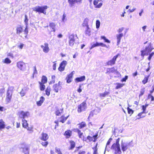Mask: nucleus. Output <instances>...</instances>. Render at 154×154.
Returning <instances> with one entry per match:
<instances>
[{"instance_id": "nucleus-28", "label": "nucleus", "mask_w": 154, "mask_h": 154, "mask_svg": "<svg viewBox=\"0 0 154 154\" xmlns=\"http://www.w3.org/2000/svg\"><path fill=\"white\" fill-rule=\"evenodd\" d=\"M78 125H79V129L83 128L86 126V123L85 122H82L79 123Z\"/></svg>"}, {"instance_id": "nucleus-39", "label": "nucleus", "mask_w": 154, "mask_h": 154, "mask_svg": "<svg viewBox=\"0 0 154 154\" xmlns=\"http://www.w3.org/2000/svg\"><path fill=\"white\" fill-rule=\"evenodd\" d=\"M148 106V104H145L144 105H142V112L144 113H146L147 112H146V107Z\"/></svg>"}, {"instance_id": "nucleus-52", "label": "nucleus", "mask_w": 154, "mask_h": 154, "mask_svg": "<svg viewBox=\"0 0 154 154\" xmlns=\"http://www.w3.org/2000/svg\"><path fill=\"white\" fill-rule=\"evenodd\" d=\"M154 54V52H152L149 54V56L148 58V59L149 60H150Z\"/></svg>"}, {"instance_id": "nucleus-44", "label": "nucleus", "mask_w": 154, "mask_h": 154, "mask_svg": "<svg viewBox=\"0 0 154 154\" xmlns=\"http://www.w3.org/2000/svg\"><path fill=\"white\" fill-rule=\"evenodd\" d=\"M28 33V28L27 26H26L24 31V34L25 38H26Z\"/></svg>"}, {"instance_id": "nucleus-53", "label": "nucleus", "mask_w": 154, "mask_h": 154, "mask_svg": "<svg viewBox=\"0 0 154 154\" xmlns=\"http://www.w3.org/2000/svg\"><path fill=\"white\" fill-rule=\"evenodd\" d=\"M28 21V19L27 16L26 14H25V15L24 22L26 25L27 24Z\"/></svg>"}, {"instance_id": "nucleus-61", "label": "nucleus", "mask_w": 154, "mask_h": 154, "mask_svg": "<svg viewBox=\"0 0 154 154\" xmlns=\"http://www.w3.org/2000/svg\"><path fill=\"white\" fill-rule=\"evenodd\" d=\"M91 111L93 112V114L94 115H96L98 113L97 109H94Z\"/></svg>"}, {"instance_id": "nucleus-35", "label": "nucleus", "mask_w": 154, "mask_h": 154, "mask_svg": "<svg viewBox=\"0 0 154 154\" xmlns=\"http://www.w3.org/2000/svg\"><path fill=\"white\" fill-rule=\"evenodd\" d=\"M123 36L122 33H120L117 35V43L119 44L120 42L121 38Z\"/></svg>"}, {"instance_id": "nucleus-6", "label": "nucleus", "mask_w": 154, "mask_h": 154, "mask_svg": "<svg viewBox=\"0 0 154 154\" xmlns=\"http://www.w3.org/2000/svg\"><path fill=\"white\" fill-rule=\"evenodd\" d=\"M72 131L77 133L78 135H82L83 134V133L81 132V131L78 128H74L72 129V131L70 130H67L65 132L64 135H71L72 134Z\"/></svg>"}, {"instance_id": "nucleus-13", "label": "nucleus", "mask_w": 154, "mask_h": 154, "mask_svg": "<svg viewBox=\"0 0 154 154\" xmlns=\"http://www.w3.org/2000/svg\"><path fill=\"white\" fill-rule=\"evenodd\" d=\"M69 45L70 46H73L75 43L74 35L72 34L70 35L69 37Z\"/></svg>"}, {"instance_id": "nucleus-45", "label": "nucleus", "mask_w": 154, "mask_h": 154, "mask_svg": "<svg viewBox=\"0 0 154 154\" xmlns=\"http://www.w3.org/2000/svg\"><path fill=\"white\" fill-rule=\"evenodd\" d=\"M68 2L70 6L72 7L75 2V0H68Z\"/></svg>"}, {"instance_id": "nucleus-16", "label": "nucleus", "mask_w": 154, "mask_h": 154, "mask_svg": "<svg viewBox=\"0 0 154 154\" xmlns=\"http://www.w3.org/2000/svg\"><path fill=\"white\" fill-rule=\"evenodd\" d=\"M100 46L107 48V46L105 44L103 43H99L97 42H96L94 44L91 45V49H92L96 47Z\"/></svg>"}, {"instance_id": "nucleus-10", "label": "nucleus", "mask_w": 154, "mask_h": 154, "mask_svg": "<svg viewBox=\"0 0 154 154\" xmlns=\"http://www.w3.org/2000/svg\"><path fill=\"white\" fill-rule=\"evenodd\" d=\"M66 64V61L65 60H63L60 64V66L58 68V70L60 72L64 71Z\"/></svg>"}, {"instance_id": "nucleus-17", "label": "nucleus", "mask_w": 154, "mask_h": 154, "mask_svg": "<svg viewBox=\"0 0 154 154\" xmlns=\"http://www.w3.org/2000/svg\"><path fill=\"white\" fill-rule=\"evenodd\" d=\"M99 2L96 0H94L93 2V4L95 8H99L102 6L103 3L102 2H100L98 3Z\"/></svg>"}, {"instance_id": "nucleus-59", "label": "nucleus", "mask_w": 154, "mask_h": 154, "mask_svg": "<svg viewBox=\"0 0 154 154\" xmlns=\"http://www.w3.org/2000/svg\"><path fill=\"white\" fill-rule=\"evenodd\" d=\"M7 56L13 58L14 57L13 54L12 53H9L8 54Z\"/></svg>"}, {"instance_id": "nucleus-60", "label": "nucleus", "mask_w": 154, "mask_h": 154, "mask_svg": "<svg viewBox=\"0 0 154 154\" xmlns=\"http://www.w3.org/2000/svg\"><path fill=\"white\" fill-rule=\"evenodd\" d=\"M59 121L56 120L54 121V123L56 124L55 126V129H56L59 126Z\"/></svg>"}, {"instance_id": "nucleus-19", "label": "nucleus", "mask_w": 154, "mask_h": 154, "mask_svg": "<svg viewBox=\"0 0 154 154\" xmlns=\"http://www.w3.org/2000/svg\"><path fill=\"white\" fill-rule=\"evenodd\" d=\"M97 135H93L92 137H91L88 135L87 138L89 141L95 142L97 139Z\"/></svg>"}, {"instance_id": "nucleus-5", "label": "nucleus", "mask_w": 154, "mask_h": 154, "mask_svg": "<svg viewBox=\"0 0 154 154\" xmlns=\"http://www.w3.org/2000/svg\"><path fill=\"white\" fill-rule=\"evenodd\" d=\"M62 82L59 81L57 84H55L53 86V90L56 93H57L62 88Z\"/></svg>"}, {"instance_id": "nucleus-1", "label": "nucleus", "mask_w": 154, "mask_h": 154, "mask_svg": "<svg viewBox=\"0 0 154 154\" xmlns=\"http://www.w3.org/2000/svg\"><path fill=\"white\" fill-rule=\"evenodd\" d=\"M111 149L114 151L115 154H121L122 152L120 148L119 139H118L116 143H114L111 147Z\"/></svg>"}, {"instance_id": "nucleus-63", "label": "nucleus", "mask_w": 154, "mask_h": 154, "mask_svg": "<svg viewBox=\"0 0 154 154\" xmlns=\"http://www.w3.org/2000/svg\"><path fill=\"white\" fill-rule=\"evenodd\" d=\"M24 45L23 43H21L20 45L18 46V47L20 49H22L23 48Z\"/></svg>"}, {"instance_id": "nucleus-37", "label": "nucleus", "mask_w": 154, "mask_h": 154, "mask_svg": "<svg viewBox=\"0 0 154 154\" xmlns=\"http://www.w3.org/2000/svg\"><path fill=\"white\" fill-rule=\"evenodd\" d=\"M141 55L143 57L145 55H148L149 54V53L147 52L146 50L145 49L144 50H142L141 51Z\"/></svg>"}, {"instance_id": "nucleus-56", "label": "nucleus", "mask_w": 154, "mask_h": 154, "mask_svg": "<svg viewBox=\"0 0 154 154\" xmlns=\"http://www.w3.org/2000/svg\"><path fill=\"white\" fill-rule=\"evenodd\" d=\"M5 89L4 88L0 89V94L2 95L5 93Z\"/></svg>"}, {"instance_id": "nucleus-55", "label": "nucleus", "mask_w": 154, "mask_h": 154, "mask_svg": "<svg viewBox=\"0 0 154 154\" xmlns=\"http://www.w3.org/2000/svg\"><path fill=\"white\" fill-rule=\"evenodd\" d=\"M41 144L43 146L45 147L48 145V142L47 141H46L45 142H42L41 143Z\"/></svg>"}, {"instance_id": "nucleus-36", "label": "nucleus", "mask_w": 154, "mask_h": 154, "mask_svg": "<svg viewBox=\"0 0 154 154\" xmlns=\"http://www.w3.org/2000/svg\"><path fill=\"white\" fill-rule=\"evenodd\" d=\"M2 62L4 63L8 64L11 63V60L8 58L6 57L3 60Z\"/></svg>"}, {"instance_id": "nucleus-11", "label": "nucleus", "mask_w": 154, "mask_h": 154, "mask_svg": "<svg viewBox=\"0 0 154 154\" xmlns=\"http://www.w3.org/2000/svg\"><path fill=\"white\" fill-rule=\"evenodd\" d=\"M29 115V112H24L23 111H21L19 113V117L22 119H24L26 117H28Z\"/></svg>"}, {"instance_id": "nucleus-4", "label": "nucleus", "mask_w": 154, "mask_h": 154, "mask_svg": "<svg viewBox=\"0 0 154 154\" xmlns=\"http://www.w3.org/2000/svg\"><path fill=\"white\" fill-rule=\"evenodd\" d=\"M13 93V90L10 88H8L6 94L5 101L7 103H10L11 100Z\"/></svg>"}, {"instance_id": "nucleus-15", "label": "nucleus", "mask_w": 154, "mask_h": 154, "mask_svg": "<svg viewBox=\"0 0 154 154\" xmlns=\"http://www.w3.org/2000/svg\"><path fill=\"white\" fill-rule=\"evenodd\" d=\"M73 74V72H72L70 73L67 75L66 79L67 83H69L72 81Z\"/></svg>"}, {"instance_id": "nucleus-64", "label": "nucleus", "mask_w": 154, "mask_h": 154, "mask_svg": "<svg viewBox=\"0 0 154 154\" xmlns=\"http://www.w3.org/2000/svg\"><path fill=\"white\" fill-rule=\"evenodd\" d=\"M86 152L85 151H80L78 153V154H85Z\"/></svg>"}, {"instance_id": "nucleus-3", "label": "nucleus", "mask_w": 154, "mask_h": 154, "mask_svg": "<svg viewBox=\"0 0 154 154\" xmlns=\"http://www.w3.org/2000/svg\"><path fill=\"white\" fill-rule=\"evenodd\" d=\"M87 108V104L86 100L83 101L78 106L77 112L81 113L82 111H85Z\"/></svg>"}, {"instance_id": "nucleus-54", "label": "nucleus", "mask_w": 154, "mask_h": 154, "mask_svg": "<svg viewBox=\"0 0 154 154\" xmlns=\"http://www.w3.org/2000/svg\"><path fill=\"white\" fill-rule=\"evenodd\" d=\"M20 93L21 97L24 96L25 94V93L23 89L21 91Z\"/></svg>"}, {"instance_id": "nucleus-22", "label": "nucleus", "mask_w": 154, "mask_h": 154, "mask_svg": "<svg viewBox=\"0 0 154 154\" xmlns=\"http://www.w3.org/2000/svg\"><path fill=\"white\" fill-rule=\"evenodd\" d=\"M85 80V76H82L76 78L75 79V82H82Z\"/></svg>"}, {"instance_id": "nucleus-57", "label": "nucleus", "mask_w": 154, "mask_h": 154, "mask_svg": "<svg viewBox=\"0 0 154 154\" xmlns=\"http://www.w3.org/2000/svg\"><path fill=\"white\" fill-rule=\"evenodd\" d=\"M52 81L50 82L51 83H54L55 82V76L54 75L52 76Z\"/></svg>"}, {"instance_id": "nucleus-40", "label": "nucleus", "mask_w": 154, "mask_h": 154, "mask_svg": "<svg viewBox=\"0 0 154 154\" xmlns=\"http://www.w3.org/2000/svg\"><path fill=\"white\" fill-rule=\"evenodd\" d=\"M100 39H103L104 40V42H106L108 43H110V41L106 38V37L104 36H100Z\"/></svg>"}, {"instance_id": "nucleus-62", "label": "nucleus", "mask_w": 154, "mask_h": 154, "mask_svg": "<svg viewBox=\"0 0 154 154\" xmlns=\"http://www.w3.org/2000/svg\"><path fill=\"white\" fill-rule=\"evenodd\" d=\"M91 111L93 112V114L94 115H96L98 113L97 109H94Z\"/></svg>"}, {"instance_id": "nucleus-41", "label": "nucleus", "mask_w": 154, "mask_h": 154, "mask_svg": "<svg viewBox=\"0 0 154 154\" xmlns=\"http://www.w3.org/2000/svg\"><path fill=\"white\" fill-rule=\"evenodd\" d=\"M149 75L145 76L143 79L142 80V82L143 84H145L147 82Z\"/></svg>"}, {"instance_id": "nucleus-58", "label": "nucleus", "mask_w": 154, "mask_h": 154, "mask_svg": "<svg viewBox=\"0 0 154 154\" xmlns=\"http://www.w3.org/2000/svg\"><path fill=\"white\" fill-rule=\"evenodd\" d=\"M94 114H93V112H92L91 111L90 112V114H89V116L88 117V119L89 120V118L90 117H92L93 116H94Z\"/></svg>"}, {"instance_id": "nucleus-25", "label": "nucleus", "mask_w": 154, "mask_h": 154, "mask_svg": "<svg viewBox=\"0 0 154 154\" xmlns=\"http://www.w3.org/2000/svg\"><path fill=\"white\" fill-rule=\"evenodd\" d=\"M69 116V115H68L66 117H65L64 115H62L60 117L61 120L60 121V122L63 123L66 121Z\"/></svg>"}, {"instance_id": "nucleus-31", "label": "nucleus", "mask_w": 154, "mask_h": 154, "mask_svg": "<svg viewBox=\"0 0 154 154\" xmlns=\"http://www.w3.org/2000/svg\"><path fill=\"white\" fill-rule=\"evenodd\" d=\"M47 77L43 75L42 77L41 81V82H42V83L45 84L47 82Z\"/></svg>"}, {"instance_id": "nucleus-21", "label": "nucleus", "mask_w": 154, "mask_h": 154, "mask_svg": "<svg viewBox=\"0 0 154 154\" xmlns=\"http://www.w3.org/2000/svg\"><path fill=\"white\" fill-rule=\"evenodd\" d=\"M45 100V98L43 96H41L40 97V100L36 102V104L38 106H41L44 102Z\"/></svg>"}, {"instance_id": "nucleus-47", "label": "nucleus", "mask_w": 154, "mask_h": 154, "mask_svg": "<svg viewBox=\"0 0 154 154\" xmlns=\"http://www.w3.org/2000/svg\"><path fill=\"white\" fill-rule=\"evenodd\" d=\"M127 109L128 110V113L130 114V115H131L134 113V111L131 109L130 108L128 107H127Z\"/></svg>"}, {"instance_id": "nucleus-23", "label": "nucleus", "mask_w": 154, "mask_h": 154, "mask_svg": "<svg viewBox=\"0 0 154 154\" xmlns=\"http://www.w3.org/2000/svg\"><path fill=\"white\" fill-rule=\"evenodd\" d=\"M69 143H70V146L68 148L69 150H72L73 149L75 146V143L73 140H70Z\"/></svg>"}, {"instance_id": "nucleus-8", "label": "nucleus", "mask_w": 154, "mask_h": 154, "mask_svg": "<svg viewBox=\"0 0 154 154\" xmlns=\"http://www.w3.org/2000/svg\"><path fill=\"white\" fill-rule=\"evenodd\" d=\"M41 47L43 51L45 53H48L50 51L49 45L47 43H45L44 45H41Z\"/></svg>"}, {"instance_id": "nucleus-49", "label": "nucleus", "mask_w": 154, "mask_h": 154, "mask_svg": "<svg viewBox=\"0 0 154 154\" xmlns=\"http://www.w3.org/2000/svg\"><path fill=\"white\" fill-rule=\"evenodd\" d=\"M100 22L99 20H97L96 21V27L97 28H98L100 26Z\"/></svg>"}, {"instance_id": "nucleus-24", "label": "nucleus", "mask_w": 154, "mask_h": 154, "mask_svg": "<svg viewBox=\"0 0 154 154\" xmlns=\"http://www.w3.org/2000/svg\"><path fill=\"white\" fill-rule=\"evenodd\" d=\"M49 26L52 29V30L51 31V32L53 31V32H55V31L56 24L55 23L53 22L50 23Z\"/></svg>"}, {"instance_id": "nucleus-18", "label": "nucleus", "mask_w": 154, "mask_h": 154, "mask_svg": "<svg viewBox=\"0 0 154 154\" xmlns=\"http://www.w3.org/2000/svg\"><path fill=\"white\" fill-rule=\"evenodd\" d=\"M16 30L17 34L20 35V33L23 32V27L22 26L20 25L17 27Z\"/></svg>"}, {"instance_id": "nucleus-12", "label": "nucleus", "mask_w": 154, "mask_h": 154, "mask_svg": "<svg viewBox=\"0 0 154 154\" xmlns=\"http://www.w3.org/2000/svg\"><path fill=\"white\" fill-rule=\"evenodd\" d=\"M20 145L21 146H23L21 148L23 149V152L25 154H29V147L24 143H21Z\"/></svg>"}, {"instance_id": "nucleus-30", "label": "nucleus", "mask_w": 154, "mask_h": 154, "mask_svg": "<svg viewBox=\"0 0 154 154\" xmlns=\"http://www.w3.org/2000/svg\"><path fill=\"white\" fill-rule=\"evenodd\" d=\"M109 94V92L105 91L103 93H100L99 94V97H104L108 95Z\"/></svg>"}, {"instance_id": "nucleus-14", "label": "nucleus", "mask_w": 154, "mask_h": 154, "mask_svg": "<svg viewBox=\"0 0 154 154\" xmlns=\"http://www.w3.org/2000/svg\"><path fill=\"white\" fill-rule=\"evenodd\" d=\"M131 146L130 143H123L122 145V149L123 152L125 151Z\"/></svg>"}, {"instance_id": "nucleus-46", "label": "nucleus", "mask_w": 154, "mask_h": 154, "mask_svg": "<svg viewBox=\"0 0 154 154\" xmlns=\"http://www.w3.org/2000/svg\"><path fill=\"white\" fill-rule=\"evenodd\" d=\"M145 92V88H143L141 89L140 93L139 95V97H140L142 96Z\"/></svg>"}, {"instance_id": "nucleus-32", "label": "nucleus", "mask_w": 154, "mask_h": 154, "mask_svg": "<svg viewBox=\"0 0 154 154\" xmlns=\"http://www.w3.org/2000/svg\"><path fill=\"white\" fill-rule=\"evenodd\" d=\"M97 146V144H96V145L95 146L92 148V149H93L94 150L93 154H98V149ZM87 154H91V153L89 152H88Z\"/></svg>"}, {"instance_id": "nucleus-7", "label": "nucleus", "mask_w": 154, "mask_h": 154, "mask_svg": "<svg viewBox=\"0 0 154 154\" xmlns=\"http://www.w3.org/2000/svg\"><path fill=\"white\" fill-rule=\"evenodd\" d=\"M119 55V54H117L116 55L114 56L112 59L108 60L107 62L106 63V65L107 66H112L114 65L115 64L116 59L118 57Z\"/></svg>"}, {"instance_id": "nucleus-20", "label": "nucleus", "mask_w": 154, "mask_h": 154, "mask_svg": "<svg viewBox=\"0 0 154 154\" xmlns=\"http://www.w3.org/2000/svg\"><path fill=\"white\" fill-rule=\"evenodd\" d=\"M117 69H116L114 67L108 69L106 72V73H110L116 72Z\"/></svg>"}, {"instance_id": "nucleus-27", "label": "nucleus", "mask_w": 154, "mask_h": 154, "mask_svg": "<svg viewBox=\"0 0 154 154\" xmlns=\"http://www.w3.org/2000/svg\"><path fill=\"white\" fill-rule=\"evenodd\" d=\"M153 49V48H152L150 44L148 46H146L145 48V49L149 54L152 51Z\"/></svg>"}, {"instance_id": "nucleus-34", "label": "nucleus", "mask_w": 154, "mask_h": 154, "mask_svg": "<svg viewBox=\"0 0 154 154\" xmlns=\"http://www.w3.org/2000/svg\"><path fill=\"white\" fill-rule=\"evenodd\" d=\"M116 86L115 87V88L116 89H118L121 88L123 87L125 85V84L117 83H116Z\"/></svg>"}, {"instance_id": "nucleus-9", "label": "nucleus", "mask_w": 154, "mask_h": 154, "mask_svg": "<svg viewBox=\"0 0 154 154\" xmlns=\"http://www.w3.org/2000/svg\"><path fill=\"white\" fill-rule=\"evenodd\" d=\"M17 65L19 69L22 70H24L26 68L25 63L22 61H20L17 62Z\"/></svg>"}, {"instance_id": "nucleus-48", "label": "nucleus", "mask_w": 154, "mask_h": 154, "mask_svg": "<svg viewBox=\"0 0 154 154\" xmlns=\"http://www.w3.org/2000/svg\"><path fill=\"white\" fill-rule=\"evenodd\" d=\"M48 135H42L41 139L42 140L46 141L48 139Z\"/></svg>"}, {"instance_id": "nucleus-26", "label": "nucleus", "mask_w": 154, "mask_h": 154, "mask_svg": "<svg viewBox=\"0 0 154 154\" xmlns=\"http://www.w3.org/2000/svg\"><path fill=\"white\" fill-rule=\"evenodd\" d=\"M5 127V122L2 119L0 120V131Z\"/></svg>"}, {"instance_id": "nucleus-2", "label": "nucleus", "mask_w": 154, "mask_h": 154, "mask_svg": "<svg viewBox=\"0 0 154 154\" xmlns=\"http://www.w3.org/2000/svg\"><path fill=\"white\" fill-rule=\"evenodd\" d=\"M48 8V7L47 5L43 6H38L35 7L33 10L36 12H38L39 14L42 13L44 14H46V10Z\"/></svg>"}, {"instance_id": "nucleus-50", "label": "nucleus", "mask_w": 154, "mask_h": 154, "mask_svg": "<svg viewBox=\"0 0 154 154\" xmlns=\"http://www.w3.org/2000/svg\"><path fill=\"white\" fill-rule=\"evenodd\" d=\"M128 76L125 75V77L123 78L121 80V81L122 82H125L128 79Z\"/></svg>"}, {"instance_id": "nucleus-43", "label": "nucleus", "mask_w": 154, "mask_h": 154, "mask_svg": "<svg viewBox=\"0 0 154 154\" xmlns=\"http://www.w3.org/2000/svg\"><path fill=\"white\" fill-rule=\"evenodd\" d=\"M88 20H89L88 18H85L84 20L83 25L85 26H88Z\"/></svg>"}, {"instance_id": "nucleus-42", "label": "nucleus", "mask_w": 154, "mask_h": 154, "mask_svg": "<svg viewBox=\"0 0 154 154\" xmlns=\"http://www.w3.org/2000/svg\"><path fill=\"white\" fill-rule=\"evenodd\" d=\"M63 111V109H61L60 110L57 109L55 111V114L56 116H59L61 115V113H62Z\"/></svg>"}, {"instance_id": "nucleus-29", "label": "nucleus", "mask_w": 154, "mask_h": 154, "mask_svg": "<svg viewBox=\"0 0 154 154\" xmlns=\"http://www.w3.org/2000/svg\"><path fill=\"white\" fill-rule=\"evenodd\" d=\"M22 126L25 128H27L28 127V124L27 122V121L25 119H22Z\"/></svg>"}, {"instance_id": "nucleus-38", "label": "nucleus", "mask_w": 154, "mask_h": 154, "mask_svg": "<svg viewBox=\"0 0 154 154\" xmlns=\"http://www.w3.org/2000/svg\"><path fill=\"white\" fill-rule=\"evenodd\" d=\"M40 84L39 87L40 90L41 91H43L45 90V85H44V83H42V82H39Z\"/></svg>"}, {"instance_id": "nucleus-33", "label": "nucleus", "mask_w": 154, "mask_h": 154, "mask_svg": "<svg viewBox=\"0 0 154 154\" xmlns=\"http://www.w3.org/2000/svg\"><path fill=\"white\" fill-rule=\"evenodd\" d=\"M51 91V87L50 86H48L45 90V94L47 96H49L50 95Z\"/></svg>"}, {"instance_id": "nucleus-51", "label": "nucleus", "mask_w": 154, "mask_h": 154, "mask_svg": "<svg viewBox=\"0 0 154 154\" xmlns=\"http://www.w3.org/2000/svg\"><path fill=\"white\" fill-rule=\"evenodd\" d=\"M55 151L58 154H62L61 152L60 151V149L56 148Z\"/></svg>"}]
</instances>
